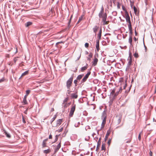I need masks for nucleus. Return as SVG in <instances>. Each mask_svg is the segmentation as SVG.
Here are the masks:
<instances>
[{"instance_id":"1","label":"nucleus","mask_w":156,"mask_h":156,"mask_svg":"<svg viewBox=\"0 0 156 156\" xmlns=\"http://www.w3.org/2000/svg\"><path fill=\"white\" fill-rule=\"evenodd\" d=\"M125 15L126 21L128 23V26L129 30L130 32L131 33L132 31L131 23L130 20V17L128 14V12L126 11L125 12Z\"/></svg>"},{"instance_id":"2","label":"nucleus","mask_w":156,"mask_h":156,"mask_svg":"<svg viewBox=\"0 0 156 156\" xmlns=\"http://www.w3.org/2000/svg\"><path fill=\"white\" fill-rule=\"evenodd\" d=\"M73 77H71L67 81L66 86L68 89H70L72 86V82L73 80Z\"/></svg>"},{"instance_id":"3","label":"nucleus","mask_w":156,"mask_h":156,"mask_svg":"<svg viewBox=\"0 0 156 156\" xmlns=\"http://www.w3.org/2000/svg\"><path fill=\"white\" fill-rule=\"evenodd\" d=\"M76 106V105H74L72 106L69 114V116L72 117L73 116L74 112L75 110Z\"/></svg>"},{"instance_id":"4","label":"nucleus","mask_w":156,"mask_h":156,"mask_svg":"<svg viewBox=\"0 0 156 156\" xmlns=\"http://www.w3.org/2000/svg\"><path fill=\"white\" fill-rule=\"evenodd\" d=\"M102 119L103 120L101 126V129H103L105 127L106 120V117H104V116H102Z\"/></svg>"},{"instance_id":"5","label":"nucleus","mask_w":156,"mask_h":156,"mask_svg":"<svg viewBox=\"0 0 156 156\" xmlns=\"http://www.w3.org/2000/svg\"><path fill=\"white\" fill-rule=\"evenodd\" d=\"M102 21L104 22V25L107 24L108 23V21H106V18H107V14L106 13H105L102 16Z\"/></svg>"},{"instance_id":"6","label":"nucleus","mask_w":156,"mask_h":156,"mask_svg":"<svg viewBox=\"0 0 156 156\" xmlns=\"http://www.w3.org/2000/svg\"><path fill=\"white\" fill-rule=\"evenodd\" d=\"M90 74V72L89 71L85 75V76H84V77H83V78L82 79V80H81V83H84L85 82L88 78V77L89 75Z\"/></svg>"},{"instance_id":"7","label":"nucleus","mask_w":156,"mask_h":156,"mask_svg":"<svg viewBox=\"0 0 156 156\" xmlns=\"http://www.w3.org/2000/svg\"><path fill=\"white\" fill-rule=\"evenodd\" d=\"M63 119H59L57 121L56 126H59L63 122Z\"/></svg>"},{"instance_id":"8","label":"nucleus","mask_w":156,"mask_h":156,"mask_svg":"<svg viewBox=\"0 0 156 156\" xmlns=\"http://www.w3.org/2000/svg\"><path fill=\"white\" fill-rule=\"evenodd\" d=\"M71 97L72 98L76 99L78 97V95L77 94V92L76 93H73L71 94Z\"/></svg>"},{"instance_id":"9","label":"nucleus","mask_w":156,"mask_h":156,"mask_svg":"<svg viewBox=\"0 0 156 156\" xmlns=\"http://www.w3.org/2000/svg\"><path fill=\"white\" fill-rule=\"evenodd\" d=\"M99 40H97L96 41V48L97 50V51H98L100 48H99Z\"/></svg>"},{"instance_id":"10","label":"nucleus","mask_w":156,"mask_h":156,"mask_svg":"<svg viewBox=\"0 0 156 156\" xmlns=\"http://www.w3.org/2000/svg\"><path fill=\"white\" fill-rule=\"evenodd\" d=\"M101 33H102V30H101V28L99 30V33L98 34V40H99L101 39Z\"/></svg>"},{"instance_id":"11","label":"nucleus","mask_w":156,"mask_h":156,"mask_svg":"<svg viewBox=\"0 0 156 156\" xmlns=\"http://www.w3.org/2000/svg\"><path fill=\"white\" fill-rule=\"evenodd\" d=\"M48 140V139H45V140H44L43 141V142H42V147H45L46 146V142Z\"/></svg>"},{"instance_id":"12","label":"nucleus","mask_w":156,"mask_h":156,"mask_svg":"<svg viewBox=\"0 0 156 156\" xmlns=\"http://www.w3.org/2000/svg\"><path fill=\"white\" fill-rule=\"evenodd\" d=\"M129 61L128 64L129 65H130L132 62V56L131 55H130L129 56V58L128 59Z\"/></svg>"},{"instance_id":"13","label":"nucleus","mask_w":156,"mask_h":156,"mask_svg":"<svg viewBox=\"0 0 156 156\" xmlns=\"http://www.w3.org/2000/svg\"><path fill=\"white\" fill-rule=\"evenodd\" d=\"M99 27L97 26H95L93 28L94 32L96 34V32L99 29Z\"/></svg>"},{"instance_id":"14","label":"nucleus","mask_w":156,"mask_h":156,"mask_svg":"<svg viewBox=\"0 0 156 156\" xmlns=\"http://www.w3.org/2000/svg\"><path fill=\"white\" fill-rule=\"evenodd\" d=\"M28 73H29V71L28 70H27L24 73H23L20 78H22V77H23V76H25V75H27L28 74Z\"/></svg>"},{"instance_id":"15","label":"nucleus","mask_w":156,"mask_h":156,"mask_svg":"<svg viewBox=\"0 0 156 156\" xmlns=\"http://www.w3.org/2000/svg\"><path fill=\"white\" fill-rule=\"evenodd\" d=\"M27 97H26V95H25L23 100V102L24 103V105H27Z\"/></svg>"},{"instance_id":"16","label":"nucleus","mask_w":156,"mask_h":156,"mask_svg":"<svg viewBox=\"0 0 156 156\" xmlns=\"http://www.w3.org/2000/svg\"><path fill=\"white\" fill-rule=\"evenodd\" d=\"M117 124H119L120 122L121 121V118L120 117H117Z\"/></svg>"},{"instance_id":"17","label":"nucleus","mask_w":156,"mask_h":156,"mask_svg":"<svg viewBox=\"0 0 156 156\" xmlns=\"http://www.w3.org/2000/svg\"><path fill=\"white\" fill-rule=\"evenodd\" d=\"M61 143L60 142L58 145L56 146L55 149L56 151H58L61 147Z\"/></svg>"},{"instance_id":"18","label":"nucleus","mask_w":156,"mask_h":156,"mask_svg":"<svg viewBox=\"0 0 156 156\" xmlns=\"http://www.w3.org/2000/svg\"><path fill=\"white\" fill-rule=\"evenodd\" d=\"M4 133L8 138H9L11 137L10 135L6 131H5Z\"/></svg>"},{"instance_id":"19","label":"nucleus","mask_w":156,"mask_h":156,"mask_svg":"<svg viewBox=\"0 0 156 156\" xmlns=\"http://www.w3.org/2000/svg\"><path fill=\"white\" fill-rule=\"evenodd\" d=\"M87 66L82 67L81 69V71L82 72H83L87 69Z\"/></svg>"},{"instance_id":"20","label":"nucleus","mask_w":156,"mask_h":156,"mask_svg":"<svg viewBox=\"0 0 156 156\" xmlns=\"http://www.w3.org/2000/svg\"><path fill=\"white\" fill-rule=\"evenodd\" d=\"M83 76V74L79 75L77 77L76 79L77 80H80Z\"/></svg>"},{"instance_id":"21","label":"nucleus","mask_w":156,"mask_h":156,"mask_svg":"<svg viewBox=\"0 0 156 156\" xmlns=\"http://www.w3.org/2000/svg\"><path fill=\"white\" fill-rule=\"evenodd\" d=\"M98 61V59L97 58H96L94 59L93 63V64L94 65V66H95L96 65Z\"/></svg>"},{"instance_id":"22","label":"nucleus","mask_w":156,"mask_h":156,"mask_svg":"<svg viewBox=\"0 0 156 156\" xmlns=\"http://www.w3.org/2000/svg\"><path fill=\"white\" fill-rule=\"evenodd\" d=\"M129 42L130 44V45H132V37L131 36H130V37H129Z\"/></svg>"},{"instance_id":"23","label":"nucleus","mask_w":156,"mask_h":156,"mask_svg":"<svg viewBox=\"0 0 156 156\" xmlns=\"http://www.w3.org/2000/svg\"><path fill=\"white\" fill-rule=\"evenodd\" d=\"M106 149L105 144H102L101 146V150H105Z\"/></svg>"},{"instance_id":"24","label":"nucleus","mask_w":156,"mask_h":156,"mask_svg":"<svg viewBox=\"0 0 156 156\" xmlns=\"http://www.w3.org/2000/svg\"><path fill=\"white\" fill-rule=\"evenodd\" d=\"M51 152V150L49 149H48L46 150H44V152L45 154H48L49 153Z\"/></svg>"},{"instance_id":"25","label":"nucleus","mask_w":156,"mask_h":156,"mask_svg":"<svg viewBox=\"0 0 156 156\" xmlns=\"http://www.w3.org/2000/svg\"><path fill=\"white\" fill-rule=\"evenodd\" d=\"M32 24V23L30 22H28L26 24V27H28L29 26L31 25Z\"/></svg>"},{"instance_id":"26","label":"nucleus","mask_w":156,"mask_h":156,"mask_svg":"<svg viewBox=\"0 0 156 156\" xmlns=\"http://www.w3.org/2000/svg\"><path fill=\"white\" fill-rule=\"evenodd\" d=\"M133 9L134 11V13L136 14L137 12V9H136V8L135 7V6H133Z\"/></svg>"},{"instance_id":"27","label":"nucleus","mask_w":156,"mask_h":156,"mask_svg":"<svg viewBox=\"0 0 156 156\" xmlns=\"http://www.w3.org/2000/svg\"><path fill=\"white\" fill-rule=\"evenodd\" d=\"M115 89H113L111 92V95H112V96L113 95L115 94Z\"/></svg>"},{"instance_id":"28","label":"nucleus","mask_w":156,"mask_h":156,"mask_svg":"<svg viewBox=\"0 0 156 156\" xmlns=\"http://www.w3.org/2000/svg\"><path fill=\"white\" fill-rule=\"evenodd\" d=\"M130 6L132 8H133V6L134 5V2L133 1H131L130 0Z\"/></svg>"},{"instance_id":"29","label":"nucleus","mask_w":156,"mask_h":156,"mask_svg":"<svg viewBox=\"0 0 156 156\" xmlns=\"http://www.w3.org/2000/svg\"><path fill=\"white\" fill-rule=\"evenodd\" d=\"M104 12H100L99 14V16L100 18H101L102 17V16H103Z\"/></svg>"},{"instance_id":"30","label":"nucleus","mask_w":156,"mask_h":156,"mask_svg":"<svg viewBox=\"0 0 156 156\" xmlns=\"http://www.w3.org/2000/svg\"><path fill=\"white\" fill-rule=\"evenodd\" d=\"M26 94L25 95H26V97H27L28 95L29 94L30 92V90H27L26 91Z\"/></svg>"},{"instance_id":"31","label":"nucleus","mask_w":156,"mask_h":156,"mask_svg":"<svg viewBox=\"0 0 156 156\" xmlns=\"http://www.w3.org/2000/svg\"><path fill=\"white\" fill-rule=\"evenodd\" d=\"M69 100V98L67 97L63 101V103L65 104L66 103V102L68 101Z\"/></svg>"},{"instance_id":"32","label":"nucleus","mask_w":156,"mask_h":156,"mask_svg":"<svg viewBox=\"0 0 156 156\" xmlns=\"http://www.w3.org/2000/svg\"><path fill=\"white\" fill-rule=\"evenodd\" d=\"M134 56L136 58H138L139 57L138 53L137 52H135L134 54Z\"/></svg>"},{"instance_id":"33","label":"nucleus","mask_w":156,"mask_h":156,"mask_svg":"<svg viewBox=\"0 0 156 156\" xmlns=\"http://www.w3.org/2000/svg\"><path fill=\"white\" fill-rule=\"evenodd\" d=\"M56 115H55L54 116V117H53V118L52 119V121H51V124L52 122L55 120V119L56 118Z\"/></svg>"},{"instance_id":"34","label":"nucleus","mask_w":156,"mask_h":156,"mask_svg":"<svg viewBox=\"0 0 156 156\" xmlns=\"http://www.w3.org/2000/svg\"><path fill=\"white\" fill-rule=\"evenodd\" d=\"M83 17L82 16L80 17L79 18V20L77 23H78L80 22L83 19Z\"/></svg>"},{"instance_id":"35","label":"nucleus","mask_w":156,"mask_h":156,"mask_svg":"<svg viewBox=\"0 0 156 156\" xmlns=\"http://www.w3.org/2000/svg\"><path fill=\"white\" fill-rule=\"evenodd\" d=\"M101 138H99L98 142V146H100L101 144Z\"/></svg>"},{"instance_id":"36","label":"nucleus","mask_w":156,"mask_h":156,"mask_svg":"<svg viewBox=\"0 0 156 156\" xmlns=\"http://www.w3.org/2000/svg\"><path fill=\"white\" fill-rule=\"evenodd\" d=\"M142 131H141V132H140V134L138 136V140L140 141L141 140V135H140V134H141V133H142Z\"/></svg>"},{"instance_id":"37","label":"nucleus","mask_w":156,"mask_h":156,"mask_svg":"<svg viewBox=\"0 0 156 156\" xmlns=\"http://www.w3.org/2000/svg\"><path fill=\"white\" fill-rule=\"evenodd\" d=\"M63 128L62 127L61 128H60V129H59L58 130H57V131H58L59 132H62L63 130Z\"/></svg>"},{"instance_id":"38","label":"nucleus","mask_w":156,"mask_h":156,"mask_svg":"<svg viewBox=\"0 0 156 156\" xmlns=\"http://www.w3.org/2000/svg\"><path fill=\"white\" fill-rule=\"evenodd\" d=\"M117 8L118 9H119L120 8V6L119 3V2H117Z\"/></svg>"},{"instance_id":"39","label":"nucleus","mask_w":156,"mask_h":156,"mask_svg":"<svg viewBox=\"0 0 156 156\" xmlns=\"http://www.w3.org/2000/svg\"><path fill=\"white\" fill-rule=\"evenodd\" d=\"M85 46L86 48H88L89 47V44L87 43H86L85 44Z\"/></svg>"},{"instance_id":"40","label":"nucleus","mask_w":156,"mask_h":156,"mask_svg":"<svg viewBox=\"0 0 156 156\" xmlns=\"http://www.w3.org/2000/svg\"><path fill=\"white\" fill-rule=\"evenodd\" d=\"M122 87H121L119 89V91H118V92L119 93H121V91H122Z\"/></svg>"},{"instance_id":"41","label":"nucleus","mask_w":156,"mask_h":156,"mask_svg":"<svg viewBox=\"0 0 156 156\" xmlns=\"http://www.w3.org/2000/svg\"><path fill=\"white\" fill-rule=\"evenodd\" d=\"M119 93L118 92H117L115 94H114V95H113V97H115L116 96H117L118 94Z\"/></svg>"},{"instance_id":"42","label":"nucleus","mask_w":156,"mask_h":156,"mask_svg":"<svg viewBox=\"0 0 156 156\" xmlns=\"http://www.w3.org/2000/svg\"><path fill=\"white\" fill-rule=\"evenodd\" d=\"M22 120H23V122L24 123H26V121H25V120L24 117L23 116L22 117Z\"/></svg>"},{"instance_id":"43","label":"nucleus","mask_w":156,"mask_h":156,"mask_svg":"<svg viewBox=\"0 0 156 156\" xmlns=\"http://www.w3.org/2000/svg\"><path fill=\"white\" fill-rule=\"evenodd\" d=\"M5 80V79L4 78H3L0 80V83L2 82H3Z\"/></svg>"},{"instance_id":"44","label":"nucleus","mask_w":156,"mask_h":156,"mask_svg":"<svg viewBox=\"0 0 156 156\" xmlns=\"http://www.w3.org/2000/svg\"><path fill=\"white\" fill-rule=\"evenodd\" d=\"M64 43V42H63V41H61V42H57L56 43V45H58V44H60V43H62V44H63Z\"/></svg>"},{"instance_id":"45","label":"nucleus","mask_w":156,"mask_h":156,"mask_svg":"<svg viewBox=\"0 0 156 156\" xmlns=\"http://www.w3.org/2000/svg\"><path fill=\"white\" fill-rule=\"evenodd\" d=\"M92 56H93V54L92 53H90V54H89V56L90 57V58H92Z\"/></svg>"},{"instance_id":"46","label":"nucleus","mask_w":156,"mask_h":156,"mask_svg":"<svg viewBox=\"0 0 156 156\" xmlns=\"http://www.w3.org/2000/svg\"><path fill=\"white\" fill-rule=\"evenodd\" d=\"M124 85H123V89H125V88H126V84H125L124 83Z\"/></svg>"},{"instance_id":"47","label":"nucleus","mask_w":156,"mask_h":156,"mask_svg":"<svg viewBox=\"0 0 156 156\" xmlns=\"http://www.w3.org/2000/svg\"><path fill=\"white\" fill-rule=\"evenodd\" d=\"M111 140H109L108 142V144L109 145H110V144L111 143Z\"/></svg>"},{"instance_id":"48","label":"nucleus","mask_w":156,"mask_h":156,"mask_svg":"<svg viewBox=\"0 0 156 156\" xmlns=\"http://www.w3.org/2000/svg\"><path fill=\"white\" fill-rule=\"evenodd\" d=\"M149 154H150V156H152V152H151V151H150V152H149Z\"/></svg>"},{"instance_id":"49","label":"nucleus","mask_w":156,"mask_h":156,"mask_svg":"<svg viewBox=\"0 0 156 156\" xmlns=\"http://www.w3.org/2000/svg\"><path fill=\"white\" fill-rule=\"evenodd\" d=\"M68 93V94H70L71 91H70L69 89L67 90Z\"/></svg>"},{"instance_id":"50","label":"nucleus","mask_w":156,"mask_h":156,"mask_svg":"<svg viewBox=\"0 0 156 156\" xmlns=\"http://www.w3.org/2000/svg\"><path fill=\"white\" fill-rule=\"evenodd\" d=\"M101 12H104V8H103V6H102V8H101Z\"/></svg>"},{"instance_id":"51","label":"nucleus","mask_w":156,"mask_h":156,"mask_svg":"<svg viewBox=\"0 0 156 156\" xmlns=\"http://www.w3.org/2000/svg\"><path fill=\"white\" fill-rule=\"evenodd\" d=\"M49 139H51L52 138V136L51 135V134H50L49 136Z\"/></svg>"},{"instance_id":"52","label":"nucleus","mask_w":156,"mask_h":156,"mask_svg":"<svg viewBox=\"0 0 156 156\" xmlns=\"http://www.w3.org/2000/svg\"><path fill=\"white\" fill-rule=\"evenodd\" d=\"M58 139V136L57 135H56L55 136V141H57Z\"/></svg>"},{"instance_id":"53","label":"nucleus","mask_w":156,"mask_h":156,"mask_svg":"<svg viewBox=\"0 0 156 156\" xmlns=\"http://www.w3.org/2000/svg\"><path fill=\"white\" fill-rule=\"evenodd\" d=\"M122 9L124 11L126 10L125 8V7L123 5L122 6Z\"/></svg>"},{"instance_id":"54","label":"nucleus","mask_w":156,"mask_h":156,"mask_svg":"<svg viewBox=\"0 0 156 156\" xmlns=\"http://www.w3.org/2000/svg\"><path fill=\"white\" fill-rule=\"evenodd\" d=\"M17 58H14V62H15V63L16 62V61H17Z\"/></svg>"},{"instance_id":"55","label":"nucleus","mask_w":156,"mask_h":156,"mask_svg":"<svg viewBox=\"0 0 156 156\" xmlns=\"http://www.w3.org/2000/svg\"><path fill=\"white\" fill-rule=\"evenodd\" d=\"M108 135H109V133H107V134H106V136H105L106 138H108Z\"/></svg>"},{"instance_id":"56","label":"nucleus","mask_w":156,"mask_h":156,"mask_svg":"<svg viewBox=\"0 0 156 156\" xmlns=\"http://www.w3.org/2000/svg\"><path fill=\"white\" fill-rule=\"evenodd\" d=\"M77 80H75L74 81V83L75 84H77Z\"/></svg>"},{"instance_id":"57","label":"nucleus","mask_w":156,"mask_h":156,"mask_svg":"<svg viewBox=\"0 0 156 156\" xmlns=\"http://www.w3.org/2000/svg\"><path fill=\"white\" fill-rule=\"evenodd\" d=\"M87 60L90 61V58L88 57L87 58Z\"/></svg>"},{"instance_id":"58","label":"nucleus","mask_w":156,"mask_h":156,"mask_svg":"<svg viewBox=\"0 0 156 156\" xmlns=\"http://www.w3.org/2000/svg\"><path fill=\"white\" fill-rule=\"evenodd\" d=\"M136 40H137L136 38L135 37H134V40L135 41H136Z\"/></svg>"},{"instance_id":"59","label":"nucleus","mask_w":156,"mask_h":156,"mask_svg":"<svg viewBox=\"0 0 156 156\" xmlns=\"http://www.w3.org/2000/svg\"><path fill=\"white\" fill-rule=\"evenodd\" d=\"M135 35H137V33H136V30H135Z\"/></svg>"},{"instance_id":"60","label":"nucleus","mask_w":156,"mask_h":156,"mask_svg":"<svg viewBox=\"0 0 156 156\" xmlns=\"http://www.w3.org/2000/svg\"><path fill=\"white\" fill-rule=\"evenodd\" d=\"M54 111V108H52V109H51V111Z\"/></svg>"},{"instance_id":"61","label":"nucleus","mask_w":156,"mask_h":156,"mask_svg":"<svg viewBox=\"0 0 156 156\" xmlns=\"http://www.w3.org/2000/svg\"><path fill=\"white\" fill-rule=\"evenodd\" d=\"M86 54H88V52H87H87H86Z\"/></svg>"},{"instance_id":"62","label":"nucleus","mask_w":156,"mask_h":156,"mask_svg":"<svg viewBox=\"0 0 156 156\" xmlns=\"http://www.w3.org/2000/svg\"><path fill=\"white\" fill-rule=\"evenodd\" d=\"M129 142H130V141H128L127 142V143H129Z\"/></svg>"},{"instance_id":"63","label":"nucleus","mask_w":156,"mask_h":156,"mask_svg":"<svg viewBox=\"0 0 156 156\" xmlns=\"http://www.w3.org/2000/svg\"><path fill=\"white\" fill-rule=\"evenodd\" d=\"M99 146H97V149H98V147H99Z\"/></svg>"},{"instance_id":"64","label":"nucleus","mask_w":156,"mask_h":156,"mask_svg":"<svg viewBox=\"0 0 156 156\" xmlns=\"http://www.w3.org/2000/svg\"><path fill=\"white\" fill-rule=\"evenodd\" d=\"M145 48H146V47L145 46Z\"/></svg>"}]
</instances>
